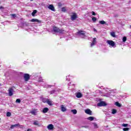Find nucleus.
Instances as JSON below:
<instances>
[{
  "label": "nucleus",
  "instance_id": "1",
  "mask_svg": "<svg viewBox=\"0 0 131 131\" xmlns=\"http://www.w3.org/2000/svg\"><path fill=\"white\" fill-rule=\"evenodd\" d=\"M107 43L109 45L110 48H116V45H115V42L111 40H108L106 41Z\"/></svg>",
  "mask_w": 131,
  "mask_h": 131
},
{
  "label": "nucleus",
  "instance_id": "2",
  "mask_svg": "<svg viewBox=\"0 0 131 131\" xmlns=\"http://www.w3.org/2000/svg\"><path fill=\"white\" fill-rule=\"evenodd\" d=\"M53 31H54V32H55L56 33H63V32H64L63 30L60 29L57 27H54Z\"/></svg>",
  "mask_w": 131,
  "mask_h": 131
},
{
  "label": "nucleus",
  "instance_id": "3",
  "mask_svg": "<svg viewBox=\"0 0 131 131\" xmlns=\"http://www.w3.org/2000/svg\"><path fill=\"white\" fill-rule=\"evenodd\" d=\"M77 35H79V36H80L82 37V38H83L85 36V33H84V31L80 30L77 32Z\"/></svg>",
  "mask_w": 131,
  "mask_h": 131
},
{
  "label": "nucleus",
  "instance_id": "4",
  "mask_svg": "<svg viewBox=\"0 0 131 131\" xmlns=\"http://www.w3.org/2000/svg\"><path fill=\"white\" fill-rule=\"evenodd\" d=\"M15 127H20V128H23V125H20V124H15L14 125H11L10 126V128L12 129L15 128Z\"/></svg>",
  "mask_w": 131,
  "mask_h": 131
},
{
  "label": "nucleus",
  "instance_id": "5",
  "mask_svg": "<svg viewBox=\"0 0 131 131\" xmlns=\"http://www.w3.org/2000/svg\"><path fill=\"white\" fill-rule=\"evenodd\" d=\"M25 81H28L30 79V76L28 74H25L24 75Z\"/></svg>",
  "mask_w": 131,
  "mask_h": 131
},
{
  "label": "nucleus",
  "instance_id": "6",
  "mask_svg": "<svg viewBox=\"0 0 131 131\" xmlns=\"http://www.w3.org/2000/svg\"><path fill=\"white\" fill-rule=\"evenodd\" d=\"M97 106L98 107H102V106H107V104L105 101H101L97 104Z\"/></svg>",
  "mask_w": 131,
  "mask_h": 131
},
{
  "label": "nucleus",
  "instance_id": "7",
  "mask_svg": "<svg viewBox=\"0 0 131 131\" xmlns=\"http://www.w3.org/2000/svg\"><path fill=\"white\" fill-rule=\"evenodd\" d=\"M60 110L62 112H65L66 111H67V108L65 106V105L61 104L60 105Z\"/></svg>",
  "mask_w": 131,
  "mask_h": 131
},
{
  "label": "nucleus",
  "instance_id": "8",
  "mask_svg": "<svg viewBox=\"0 0 131 131\" xmlns=\"http://www.w3.org/2000/svg\"><path fill=\"white\" fill-rule=\"evenodd\" d=\"M96 43H97V38H94L93 39L92 42L91 43V47L93 48V47H94V46H95Z\"/></svg>",
  "mask_w": 131,
  "mask_h": 131
},
{
  "label": "nucleus",
  "instance_id": "9",
  "mask_svg": "<svg viewBox=\"0 0 131 131\" xmlns=\"http://www.w3.org/2000/svg\"><path fill=\"white\" fill-rule=\"evenodd\" d=\"M13 93H14V89L13 88H9L8 90L9 96L10 97L13 96Z\"/></svg>",
  "mask_w": 131,
  "mask_h": 131
},
{
  "label": "nucleus",
  "instance_id": "10",
  "mask_svg": "<svg viewBox=\"0 0 131 131\" xmlns=\"http://www.w3.org/2000/svg\"><path fill=\"white\" fill-rule=\"evenodd\" d=\"M71 20L73 21L74 20H75L76 18H77V15L75 13H73V15H71Z\"/></svg>",
  "mask_w": 131,
  "mask_h": 131
},
{
  "label": "nucleus",
  "instance_id": "11",
  "mask_svg": "<svg viewBox=\"0 0 131 131\" xmlns=\"http://www.w3.org/2000/svg\"><path fill=\"white\" fill-rule=\"evenodd\" d=\"M47 128L49 130H53L54 129V125L50 124L47 126Z\"/></svg>",
  "mask_w": 131,
  "mask_h": 131
},
{
  "label": "nucleus",
  "instance_id": "12",
  "mask_svg": "<svg viewBox=\"0 0 131 131\" xmlns=\"http://www.w3.org/2000/svg\"><path fill=\"white\" fill-rule=\"evenodd\" d=\"M30 113H31L32 115H37V109L32 110L31 111Z\"/></svg>",
  "mask_w": 131,
  "mask_h": 131
},
{
  "label": "nucleus",
  "instance_id": "13",
  "mask_svg": "<svg viewBox=\"0 0 131 131\" xmlns=\"http://www.w3.org/2000/svg\"><path fill=\"white\" fill-rule=\"evenodd\" d=\"M48 9H49V10H51V11H53V12H55L56 10H55V7H54V6H53V5H50L48 7Z\"/></svg>",
  "mask_w": 131,
  "mask_h": 131
},
{
  "label": "nucleus",
  "instance_id": "14",
  "mask_svg": "<svg viewBox=\"0 0 131 131\" xmlns=\"http://www.w3.org/2000/svg\"><path fill=\"white\" fill-rule=\"evenodd\" d=\"M85 113H86V114H88L89 115H92L93 114L92 111H91L90 109L85 110Z\"/></svg>",
  "mask_w": 131,
  "mask_h": 131
},
{
  "label": "nucleus",
  "instance_id": "15",
  "mask_svg": "<svg viewBox=\"0 0 131 131\" xmlns=\"http://www.w3.org/2000/svg\"><path fill=\"white\" fill-rule=\"evenodd\" d=\"M76 97L77 98H81V97H82V94H81L80 92H77L76 93Z\"/></svg>",
  "mask_w": 131,
  "mask_h": 131
},
{
  "label": "nucleus",
  "instance_id": "16",
  "mask_svg": "<svg viewBox=\"0 0 131 131\" xmlns=\"http://www.w3.org/2000/svg\"><path fill=\"white\" fill-rule=\"evenodd\" d=\"M31 21V22H37L38 23H41V20H39L37 19H32Z\"/></svg>",
  "mask_w": 131,
  "mask_h": 131
},
{
  "label": "nucleus",
  "instance_id": "17",
  "mask_svg": "<svg viewBox=\"0 0 131 131\" xmlns=\"http://www.w3.org/2000/svg\"><path fill=\"white\" fill-rule=\"evenodd\" d=\"M102 96H103V97H106L107 98H109V97L111 96V93L108 92L104 95H102Z\"/></svg>",
  "mask_w": 131,
  "mask_h": 131
},
{
  "label": "nucleus",
  "instance_id": "18",
  "mask_svg": "<svg viewBox=\"0 0 131 131\" xmlns=\"http://www.w3.org/2000/svg\"><path fill=\"white\" fill-rule=\"evenodd\" d=\"M99 23L100 24H101L102 25H108V24H107L106 23H105V21L104 20H100L99 21Z\"/></svg>",
  "mask_w": 131,
  "mask_h": 131
},
{
  "label": "nucleus",
  "instance_id": "19",
  "mask_svg": "<svg viewBox=\"0 0 131 131\" xmlns=\"http://www.w3.org/2000/svg\"><path fill=\"white\" fill-rule=\"evenodd\" d=\"M48 111H49V108L48 107H45L42 110L43 113H47Z\"/></svg>",
  "mask_w": 131,
  "mask_h": 131
},
{
  "label": "nucleus",
  "instance_id": "20",
  "mask_svg": "<svg viewBox=\"0 0 131 131\" xmlns=\"http://www.w3.org/2000/svg\"><path fill=\"white\" fill-rule=\"evenodd\" d=\"M36 13H37V11L36 10H34L32 13V16H33V17H35V14Z\"/></svg>",
  "mask_w": 131,
  "mask_h": 131
},
{
  "label": "nucleus",
  "instance_id": "21",
  "mask_svg": "<svg viewBox=\"0 0 131 131\" xmlns=\"http://www.w3.org/2000/svg\"><path fill=\"white\" fill-rule=\"evenodd\" d=\"M47 104H48V105H49V106H52L53 105V104L52 103H53V102L52 101H50V100H47Z\"/></svg>",
  "mask_w": 131,
  "mask_h": 131
},
{
  "label": "nucleus",
  "instance_id": "22",
  "mask_svg": "<svg viewBox=\"0 0 131 131\" xmlns=\"http://www.w3.org/2000/svg\"><path fill=\"white\" fill-rule=\"evenodd\" d=\"M88 120H90V121H93L94 119H95V117H89L87 118Z\"/></svg>",
  "mask_w": 131,
  "mask_h": 131
},
{
  "label": "nucleus",
  "instance_id": "23",
  "mask_svg": "<svg viewBox=\"0 0 131 131\" xmlns=\"http://www.w3.org/2000/svg\"><path fill=\"white\" fill-rule=\"evenodd\" d=\"M23 27H27L29 26V23H24L23 24Z\"/></svg>",
  "mask_w": 131,
  "mask_h": 131
},
{
  "label": "nucleus",
  "instance_id": "24",
  "mask_svg": "<svg viewBox=\"0 0 131 131\" xmlns=\"http://www.w3.org/2000/svg\"><path fill=\"white\" fill-rule=\"evenodd\" d=\"M48 100H49V99L43 98L42 99V101L43 102V103H47L48 102Z\"/></svg>",
  "mask_w": 131,
  "mask_h": 131
},
{
  "label": "nucleus",
  "instance_id": "25",
  "mask_svg": "<svg viewBox=\"0 0 131 131\" xmlns=\"http://www.w3.org/2000/svg\"><path fill=\"white\" fill-rule=\"evenodd\" d=\"M110 34L111 35V36H112L113 37H116V35H115V32H111L110 33Z\"/></svg>",
  "mask_w": 131,
  "mask_h": 131
},
{
  "label": "nucleus",
  "instance_id": "26",
  "mask_svg": "<svg viewBox=\"0 0 131 131\" xmlns=\"http://www.w3.org/2000/svg\"><path fill=\"white\" fill-rule=\"evenodd\" d=\"M43 80L42 79V78L41 77H39V79H38V82H43Z\"/></svg>",
  "mask_w": 131,
  "mask_h": 131
},
{
  "label": "nucleus",
  "instance_id": "27",
  "mask_svg": "<svg viewBox=\"0 0 131 131\" xmlns=\"http://www.w3.org/2000/svg\"><path fill=\"white\" fill-rule=\"evenodd\" d=\"M33 124L34 125H38V124H39V123L38 122V121L36 120L34 121Z\"/></svg>",
  "mask_w": 131,
  "mask_h": 131
},
{
  "label": "nucleus",
  "instance_id": "28",
  "mask_svg": "<svg viewBox=\"0 0 131 131\" xmlns=\"http://www.w3.org/2000/svg\"><path fill=\"white\" fill-rule=\"evenodd\" d=\"M116 106H117V107H121V104L118 102H116L115 103Z\"/></svg>",
  "mask_w": 131,
  "mask_h": 131
},
{
  "label": "nucleus",
  "instance_id": "29",
  "mask_svg": "<svg viewBox=\"0 0 131 131\" xmlns=\"http://www.w3.org/2000/svg\"><path fill=\"white\" fill-rule=\"evenodd\" d=\"M112 114H116L117 113V111L115 109H113L112 112Z\"/></svg>",
  "mask_w": 131,
  "mask_h": 131
},
{
  "label": "nucleus",
  "instance_id": "30",
  "mask_svg": "<svg viewBox=\"0 0 131 131\" xmlns=\"http://www.w3.org/2000/svg\"><path fill=\"white\" fill-rule=\"evenodd\" d=\"M12 115V114L11 113V112H7L6 114V116L7 117H10V116H11Z\"/></svg>",
  "mask_w": 131,
  "mask_h": 131
},
{
  "label": "nucleus",
  "instance_id": "31",
  "mask_svg": "<svg viewBox=\"0 0 131 131\" xmlns=\"http://www.w3.org/2000/svg\"><path fill=\"white\" fill-rule=\"evenodd\" d=\"M71 112H72L73 114H76V113H77V111H76V110H71Z\"/></svg>",
  "mask_w": 131,
  "mask_h": 131
},
{
  "label": "nucleus",
  "instance_id": "32",
  "mask_svg": "<svg viewBox=\"0 0 131 131\" xmlns=\"http://www.w3.org/2000/svg\"><path fill=\"white\" fill-rule=\"evenodd\" d=\"M93 125L95 127V128H98V125L96 123H93Z\"/></svg>",
  "mask_w": 131,
  "mask_h": 131
},
{
  "label": "nucleus",
  "instance_id": "33",
  "mask_svg": "<svg viewBox=\"0 0 131 131\" xmlns=\"http://www.w3.org/2000/svg\"><path fill=\"white\" fill-rule=\"evenodd\" d=\"M122 126H123L124 127H127L128 126V124H122Z\"/></svg>",
  "mask_w": 131,
  "mask_h": 131
},
{
  "label": "nucleus",
  "instance_id": "34",
  "mask_svg": "<svg viewBox=\"0 0 131 131\" xmlns=\"http://www.w3.org/2000/svg\"><path fill=\"white\" fill-rule=\"evenodd\" d=\"M16 103H18L19 104V103H21V100L20 99H17L16 100Z\"/></svg>",
  "mask_w": 131,
  "mask_h": 131
},
{
  "label": "nucleus",
  "instance_id": "35",
  "mask_svg": "<svg viewBox=\"0 0 131 131\" xmlns=\"http://www.w3.org/2000/svg\"><path fill=\"white\" fill-rule=\"evenodd\" d=\"M123 131H127V130H129V128L126 127V128H123Z\"/></svg>",
  "mask_w": 131,
  "mask_h": 131
},
{
  "label": "nucleus",
  "instance_id": "36",
  "mask_svg": "<svg viewBox=\"0 0 131 131\" xmlns=\"http://www.w3.org/2000/svg\"><path fill=\"white\" fill-rule=\"evenodd\" d=\"M62 12H66V8L65 7H62L61 8Z\"/></svg>",
  "mask_w": 131,
  "mask_h": 131
},
{
  "label": "nucleus",
  "instance_id": "37",
  "mask_svg": "<svg viewBox=\"0 0 131 131\" xmlns=\"http://www.w3.org/2000/svg\"><path fill=\"white\" fill-rule=\"evenodd\" d=\"M92 21H93V22H96L97 21V18L94 17L92 18Z\"/></svg>",
  "mask_w": 131,
  "mask_h": 131
},
{
  "label": "nucleus",
  "instance_id": "38",
  "mask_svg": "<svg viewBox=\"0 0 131 131\" xmlns=\"http://www.w3.org/2000/svg\"><path fill=\"white\" fill-rule=\"evenodd\" d=\"M122 40H123V42H125V41H126V37H123Z\"/></svg>",
  "mask_w": 131,
  "mask_h": 131
},
{
  "label": "nucleus",
  "instance_id": "39",
  "mask_svg": "<svg viewBox=\"0 0 131 131\" xmlns=\"http://www.w3.org/2000/svg\"><path fill=\"white\" fill-rule=\"evenodd\" d=\"M11 16H12V17H13V18H16V14H11Z\"/></svg>",
  "mask_w": 131,
  "mask_h": 131
},
{
  "label": "nucleus",
  "instance_id": "40",
  "mask_svg": "<svg viewBox=\"0 0 131 131\" xmlns=\"http://www.w3.org/2000/svg\"><path fill=\"white\" fill-rule=\"evenodd\" d=\"M92 13L93 16H96V13H95V12L92 11Z\"/></svg>",
  "mask_w": 131,
  "mask_h": 131
},
{
  "label": "nucleus",
  "instance_id": "41",
  "mask_svg": "<svg viewBox=\"0 0 131 131\" xmlns=\"http://www.w3.org/2000/svg\"><path fill=\"white\" fill-rule=\"evenodd\" d=\"M66 80H69V76H68L66 77Z\"/></svg>",
  "mask_w": 131,
  "mask_h": 131
},
{
  "label": "nucleus",
  "instance_id": "42",
  "mask_svg": "<svg viewBox=\"0 0 131 131\" xmlns=\"http://www.w3.org/2000/svg\"><path fill=\"white\" fill-rule=\"evenodd\" d=\"M4 9H5L4 7H2V6L0 7V10H4Z\"/></svg>",
  "mask_w": 131,
  "mask_h": 131
},
{
  "label": "nucleus",
  "instance_id": "43",
  "mask_svg": "<svg viewBox=\"0 0 131 131\" xmlns=\"http://www.w3.org/2000/svg\"><path fill=\"white\" fill-rule=\"evenodd\" d=\"M55 93V90H53L51 92V94H54Z\"/></svg>",
  "mask_w": 131,
  "mask_h": 131
},
{
  "label": "nucleus",
  "instance_id": "44",
  "mask_svg": "<svg viewBox=\"0 0 131 131\" xmlns=\"http://www.w3.org/2000/svg\"><path fill=\"white\" fill-rule=\"evenodd\" d=\"M83 127H85V128H88L89 127V126H83Z\"/></svg>",
  "mask_w": 131,
  "mask_h": 131
},
{
  "label": "nucleus",
  "instance_id": "45",
  "mask_svg": "<svg viewBox=\"0 0 131 131\" xmlns=\"http://www.w3.org/2000/svg\"><path fill=\"white\" fill-rule=\"evenodd\" d=\"M94 31L97 32V30H96V29H94Z\"/></svg>",
  "mask_w": 131,
  "mask_h": 131
},
{
  "label": "nucleus",
  "instance_id": "46",
  "mask_svg": "<svg viewBox=\"0 0 131 131\" xmlns=\"http://www.w3.org/2000/svg\"><path fill=\"white\" fill-rule=\"evenodd\" d=\"M27 131H31V129L29 128V129H28Z\"/></svg>",
  "mask_w": 131,
  "mask_h": 131
},
{
  "label": "nucleus",
  "instance_id": "47",
  "mask_svg": "<svg viewBox=\"0 0 131 131\" xmlns=\"http://www.w3.org/2000/svg\"><path fill=\"white\" fill-rule=\"evenodd\" d=\"M58 6H59V7H61V4L59 3V4H58Z\"/></svg>",
  "mask_w": 131,
  "mask_h": 131
},
{
  "label": "nucleus",
  "instance_id": "48",
  "mask_svg": "<svg viewBox=\"0 0 131 131\" xmlns=\"http://www.w3.org/2000/svg\"><path fill=\"white\" fill-rule=\"evenodd\" d=\"M30 1H31L32 2V1H33V0H30Z\"/></svg>",
  "mask_w": 131,
  "mask_h": 131
},
{
  "label": "nucleus",
  "instance_id": "49",
  "mask_svg": "<svg viewBox=\"0 0 131 131\" xmlns=\"http://www.w3.org/2000/svg\"><path fill=\"white\" fill-rule=\"evenodd\" d=\"M100 93L102 94V92H100Z\"/></svg>",
  "mask_w": 131,
  "mask_h": 131
},
{
  "label": "nucleus",
  "instance_id": "50",
  "mask_svg": "<svg viewBox=\"0 0 131 131\" xmlns=\"http://www.w3.org/2000/svg\"><path fill=\"white\" fill-rule=\"evenodd\" d=\"M0 120H1V118H0Z\"/></svg>",
  "mask_w": 131,
  "mask_h": 131
}]
</instances>
